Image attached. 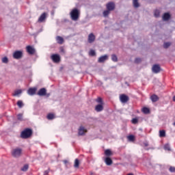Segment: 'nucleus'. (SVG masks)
I'll list each match as a JSON object with an SVG mask.
<instances>
[{
    "mask_svg": "<svg viewBox=\"0 0 175 175\" xmlns=\"http://www.w3.org/2000/svg\"><path fill=\"white\" fill-rule=\"evenodd\" d=\"M107 59H109V55H104L98 58V62L99 64H103V62L107 61Z\"/></svg>",
    "mask_w": 175,
    "mask_h": 175,
    "instance_id": "9",
    "label": "nucleus"
},
{
    "mask_svg": "<svg viewBox=\"0 0 175 175\" xmlns=\"http://www.w3.org/2000/svg\"><path fill=\"white\" fill-rule=\"evenodd\" d=\"M170 172H171V173H174L175 167H170Z\"/></svg>",
    "mask_w": 175,
    "mask_h": 175,
    "instance_id": "42",
    "label": "nucleus"
},
{
    "mask_svg": "<svg viewBox=\"0 0 175 175\" xmlns=\"http://www.w3.org/2000/svg\"><path fill=\"white\" fill-rule=\"evenodd\" d=\"M36 88H31L27 90V94L32 96L36 94Z\"/></svg>",
    "mask_w": 175,
    "mask_h": 175,
    "instance_id": "13",
    "label": "nucleus"
},
{
    "mask_svg": "<svg viewBox=\"0 0 175 175\" xmlns=\"http://www.w3.org/2000/svg\"><path fill=\"white\" fill-rule=\"evenodd\" d=\"M111 59L113 62H117L118 61V57L116 55H111Z\"/></svg>",
    "mask_w": 175,
    "mask_h": 175,
    "instance_id": "31",
    "label": "nucleus"
},
{
    "mask_svg": "<svg viewBox=\"0 0 175 175\" xmlns=\"http://www.w3.org/2000/svg\"><path fill=\"white\" fill-rule=\"evenodd\" d=\"M23 152V150L20 148H16L12 151V155L14 158H18V157H21V153Z\"/></svg>",
    "mask_w": 175,
    "mask_h": 175,
    "instance_id": "3",
    "label": "nucleus"
},
{
    "mask_svg": "<svg viewBox=\"0 0 175 175\" xmlns=\"http://www.w3.org/2000/svg\"><path fill=\"white\" fill-rule=\"evenodd\" d=\"M2 62L3 64H8V62H9V59H8L7 57H4L2 58Z\"/></svg>",
    "mask_w": 175,
    "mask_h": 175,
    "instance_id": "36",
    "label": "nucleus"
},
{
    "mask_svg": "<svg viewBox=\"0 0 175 175\" xmlns=\"http://www.w3.org/2000/svg\"><path fill=\"white\" fill-rule=\"evenodd\" d=\"M88 43H94L95 42V35L94 33H91L88 36Z\"/></svg>",
    "mask_w": 175,
    "mask_h": 175,
    "instance_id": "12",
    "label": "nucleus"
},
{
    "mask_svg": "<svg viewBox=\"0 0 175 175\" xmlns=\"http://www.w3.org/2000/svg\"><path fill=\"white\" fill-rule=\"evenodd\" d=\"M87 132V130L85 129V128H84V126H80L79 129V136H83V135H85V133Z\"/></svg>",
    "mask_w": 175,
    "mask_h": 175,
    "instance_id": "11",
    "label": "nucleus"
},
{
    "mask_svg": "<svg viewBox=\"0 0 175 175\" xmlns=\"http://www.w3.org/2000/svg\"><path fill=\"white\" fill-rule=\"evenodd\" d=\"M46 20V12H44L38 18V23H43Z\"/></svg>",
    "mask_w": 175,
    "mask_h": 175,
    "instance_id": "18",
    "label": "nucleus"
},
{
    "mask_svg": "<svg viewBox=\"0 0 175 175\" xmlns=\"http://www.w3.org/2000/svg\"><path fill=\"white\" fill-rule=\"evenodd\" d=\"M105 162L106 165H107V166H110V165H112V163H113V160H111L110 159V157H106Z\"/></svg>",
    "mask_w": 175,
    "mask_h": 175,
    "instance_id": "19",
    "label": "nucleus"
},
{
    "mask_svg": "<svg viewBox=\"0 0 175 175\" xmlns=\"http://www.w3.org/2000/svg\"><path fill=\"white\" fill-rule=\"evenodd\" d=\"M135 64H139V63L142 62V59H140V58H135Z\"/></svg>",
    "mask_w": 175,
    "mask_h": 175,
    "instance_id": "41",
    "label": "nucleus"
},
{
    "mask_svg": "<svg viewBox=\"0 0 175 175\" xmlns=\"http://www.w3.org/2000/svg\"><path fill=\"white\" fill-rule=\"evenodd\" d=\"M174 126H175V122L173 123Z\"/></svg>",
    "mask_w": 175,
    "mask_h": 175,
    "instance_id": "48",
    "label": "nucleus"
},
{
    "mask_svg": "<svg viewBox=\"0 0 175 175\" xmlns=\"http://www.w3.org/2000/svg\"><path fill=\"white\" fill-rule=\"evenodd\" d=\"M17 105L18 106V107L20 109H21V107H23V106H24V103H23V101H21V100H18L17 102Z\"/></svg>",
    "mask_w": 175,
    "mask_h": 175,
    "instance_id": "37",
    "label": "nucleus"
},
{
    "mask_svg": "<svg viewBox=\"0 0 175 175\" xmlns=\"http://www.w3.org/2000/svg\"><path fill=\"white\" fill-rule=\"evenodd\" d=\"M120 102H122V103H126V102H128V100H129V97L125 94H121L120 96Z\"/></svg>",
    "mask_w": 175,
    "mask_h": 175,
    "instance_id": "10",
    "label": "nucleus"
},
{
    "mask_svg": "<svg viewBox=\"0 0 175 175\" xmlns=\"http://www.w3.org/2000/svg\"><path fill=\"white\" fill-rule=\"evenodd\" d=\"M96 102L98 103H100V105H103V100H102V98L100 97H98L97 99H96Z\"/></svg>",
    "mask_w": 175,
    "mask_h": 175,
    "instance_id": "38",
    "label": "nucleus"
},
{
    "mask_svg": "<svg viewBox=\"0 0 175 175\" xmlns=\"http://www.w3.org/2000/svg\"><path fill=\"white\" fill-rule=\"evenodd\" d=\"M56 40L59 44H62V43H64V38L59 36L56 37Z\"/></svg>",
    "mask_w": 175,
    "mask_h": 175,
    "instance_id": "20",
    "label": "nucleus"
},
{
    "mask_svg": "<svg viewBox=\"0 0 175 175\" xmlns=\"http://www.w3.org/2000/svg\"><path fill=\"white\" fill-rule=\"evenodd\" d=\"M23 91L21 90H17L14 91V93L13 94V96H18V95H20V94H22Z\"/></svg>",
    "mask_w": 175,
    "mask_h": 175,
    "instance_id": "23",
    "label": "nucleus"
},
{
    "mask_svg": "<svg viewBox=\"0 0 175 175\" xmlns=\"http://www.w3.org/2000/svg\"><path fill=\"white\" fill-rule=\"evenodd\" d=\"M110 14V10H106L103 12V15L104 17H107Z\"/></svg>",
    "mask_w": 175,
    "mask_h": 175,
    "instance_id": "28",
    "label": "nucleus"
},
{
    "mask_svg": "<svg viewBox=\"0 0 175 175\" xmlns=\"http://www.w3.org/2000/svg\"><path fill=\"white\" fill-rule=\"evenodd\" d=\"M150 99H151L152 102L155 103V102H158V100H159V97H158V96H157L156 94H152L150 96Z\"/></svg>",
    "mask_w": 175,
    "mask_h": 175,
    "instance_id": "17",
    "label": "nucleus"
},
{
    "mask_svg": "<svg viewBox=\"0 0 175 175\" xmlns=\"http://www.w3.org/2000/svg\"><path fill=\"white\" fill-rule=\"evenodd\" d=\"M106 8L107 10L111 12L116 9V3L113 1L109 2L106 4Z\"/></svg>",
    "mask_w": 175,
    "mask_h": 175,
    "instance_id": "5",
    "label": "nucleus"
},
{
    "mask_svg": "<svg viewBox=\"0 0 175 175\" xmlns=\"http://www.w3.org/2000/svg\"><path fill=\"white\" fill-rule=\"evenodd\" d=\"M17 120L18 121H24V119L23 118V113H19L17 115Z\"/></svg>",
    "mask_w": 175,
    "mask_h": 175,
    "instance_id": "32",
    "label": "nucleus"
},
{
    "mask_svg": "<svg viewBox=\"0 0 175 175\" xmlns=\"http://www.w3.org/2000/svg\"><path fill=\"white\" fill-rule=\"evenodd\" d=\"M166 136V131L165 130L159 131V137H165Z\"/></svg>",
    "mask_w": 175,
    "mask_h": 175,
    "instance_id": "21",
    "label": "nucleus"
},
{
    "mask_svg": "<svg viewBox=\"0 0 175 175\" xmlns=\"http://www.w3.org/2000/svg\"><path fill=\"white\" fill-rule=\"evenodd\" d=\"M132 124H137V122H139V119L138 118H133V120H131Z\"/></svg>",
    "mask_w": 175,
    "mask_h": 175,
    "instance_id": "40",
    "label": "nucleus"
},
{
    "mask_svg": "<svg viewBox=\"0 0 175 175\" xmlns=\"http://www.w3.org/2000/svg\"><path fill=\"white\" fill-rule=\"evenodd\" d=\"M96 111H102L103 110V104H98L95 107Z\"/></svg>",
    "mask_w": 175,
    "mask_h": 175,
    "instance_id": "16",
    "label": "nucleus"
},
{
    "mask_svg": "<svg viewBox=\"0 0 175 175\" xmlns=\"http://www.w3.org/2000/svg\"><path fill=\"white\" fill-rule=\"evenodd\" d=\"M23 57V51H16L13 53V57L15 59H20Z\"/></svg>",
    "mask_w": 175,
    "mask_h": 175,
    "instance_id": "6",
    "label": "nucleus"
},
{
    "mask_svg": "<svg viewBox=\"0 0 175 175\" xmlns=\"http://www.w3.org/2000/svg\"><path fill=\"white\" fill-rule=\"evenodd\" d=\"M49 173H50V170H47L44 171V175H48Z\"/></svg>",
    "mask_w": 175,
    "mask_h": 175,
    "instance_id": "43",
    "label": "nucleus"
},
{
    "mask_svg": "<svg viewBox=\"0 0 175 175\" xmlns=\"http://www.w3.org/2000/svg\"><path fill=\"white\" fill-rule=\"evenodd\" d=\"M139 0H133V4L134 8H139L140 5L139 4Z\"/></svg>",
    "mask_w": 175,
    "mask_h": 175,
    "instance_id": "25",
    "label": "nucleus"
},
{
    "mask_svg": "<svg viewBox=\"0 0 175 175\" xmlns=\"http://www.w3.org/2000/svg\"><path fill=\"white\" fill-rule=\"evenodd\" d=\"M164 150H166L167 151H170V145L169 144H167L164 146Z\"/></svg>",
    "mask_w": 175,
    "mask_h": 175,
    "instance_id": "39",
    "label": "nucleus"
},
{
    "mask_svg": "<svg viewBox=\"0 0 175 175\" xmlns=\"http://www.w3.org/2000/svg\"><path fill=\"white\" fill-rule=\"evenodd\" d=\"M105 154L107 157H111V155H113V153L111 152V150H110V149H107V150L105 151Z\"/></svg>",
    "mask_w": 175,
    "mask_h": 175,
    "instance_id": "22",
    "label": "nucleus"
},
{
    "mask_svg": "<svg viewBox=\"0 0 175 175\" xmlns=\"http://www.w3.org/2000/svg\"><path fill=\"white\" fill-rule=\"evenodd\" d=\"M37 95H38V96H46L47 98L50 96V94H47V90H46L44 88L40 89L37 93Z\"/></svg>",
    "mask_w": 175,
    "mask_h": 175,
    "instance_id": "4",
    "label": "nucleus"
},
{
    "mask_svg": "<svg viewBox=\"0 0 175 175\" xmlns=\"http://www.w3.org/2000/svg\"><path fill=\"white\" fill-rule=\"evenodd\" d=\"M144 146H145V147H148V142H144Z\"/></svg>",
    "mask_w": 175,
    "mask_h": 175,
    "instance_id": "45",
    "label": "nucleus"
},
{
    "mask_svg": "<svg viewBox=\"0 0 175 175\" xmlns=\"http://www.w3.org/2000/svg\"><path fill=\"white\" fill-rule=\"evenodd\" d=\"M90 55H91L92 57H94V55H96V53L93 50L91 49L89 52Z\"/></svg>",
    "mask_w": 175,
    "mask_h": 175,
    "instance_id": "35",
    "label": "nucleus"
},
{
    "mask_svg": "<svg viewBox=\"0 0 175 175\" xmlns=\"http://www.w3.org/2000/svg\"><path fill=\"white\" fill-rule=\"evenodd\" d=\"M80 14V12L77 8H74L70 12L71 20L73 21H77L79 20V16Z\"/></svg>",
    "mask_w": 175,
    "mask_h": 175,
    "instance_id": "2",
    "label": "nucleus"
},
{
    "mask_svg": "<svg viewBox=\"0 0 175 175\" xmlns=\"http://www.w3.org/2000/svg\"><path fill=\"white\" fill-rule=\"evenodd\" d=\"M142 112L144 114H149L150 113V109H148V107H144L142 109Z\"/></svg>",
    "mask_w": 175,
    "mask_h": 175,
    "instance_id": "24",
    "label": "nucleus"
},
{
    "mask_svg": "<svg viewBox=\"0 0 175 175\" xmlns=\"http://www.w3.org/2000/svg\"><path fill=\"white\" fill-rule=\"evenodd\" d=\"M160 14H161V12L159 11V10H154V17L158 18L159 17Z\"/></svg>",
    "mask_w": 175,
    "mask_h": 175,
    "instance_id": "26",
    "label": "nucleus"
},
{
    "mask_svg": "<svg viewBox=\"0 0 175 175\" xmlns=\"http://www.w3.org/2000/svg\"><path fill=\"white\" fill-rule=\"evenodd\" d=\"M127 137L129 142H135V135H129Z\"/></svg>",
    "mask_w": 175,
    "mask_h": 175,
    "instance_id": "33",
    "label": "nucleus"
},
{
    "mask_svg": "<svg viewBox=\"0 0 175 175\" xmlns=\"http://www.w3.org/2000/svg\"><path fill=\"white\" fill-rule=\"evenodd\" d=\"M60 53H63L64 54L65 53V49H64L63 47L60 48Z\"/></svg>",
    "mask_w": 175,
    "mask_h": 175,
    "instance_id": "44",
    "label": "nucleus"
},
{
    "mask_svg": "<svg viewBox=\"0 0 175 175\" xmlns=\"http://www.w3.org/2000/svg\"><path fill=\"white\" fill-rule=\"evenodd\" d=\"M170 14H169V12H165L163 15V21H169V20H170Z\"/></svg>",
    "mask_w": 175,
    "mask_h": 175,
    "instance_id": "14",
    "label": "nucleus"
},
{
    "mask_svg": "<svg viewBox=\"0 0 175 175\" xmlns=\"http://www.w3.org/2000/svg\"><path fill=\"white\" fill-rule=\"evenodd\" d=\"M80 165V162L79 161V159H76L75 161L74 167L79 168Z\"/></svg>",
    "mask_w": 175,
    "mask_h": 175,
    "instance_id": "27",
    "label": "nucleus"
},
{
    "mask_svg": "<svg viewBox=\"0 0 175 175\" xmlns=\"http://www.w3.org/2000/svg\"><path fill=\"white\" fill-rule=\"evenodd\" d=\"M27 51L29 54H30L31 55H33V53H35V49H33L32 46H27Z\"/></svg>",
    "mask_w": 175,
    "mask_h": 175,
    "instance_id": "15",
    "label": "nucleus"
},
{
    "mask_svg": "<svg viewBox=\"0 0 175 175\" xmlns=\"http://www.w3.org/2000/svg\"><path fill=\"white\" fill-rule=\"evenodd\" d=\"M55 117L54 116V114L53 113H49L47 116V119L48 120H54Z\"/></svg>",
    "mask_w": 175,
    "mask_h": 175,
    "instance_id": "34",
    "label": "nucleus"
},
{
    "mask_svg": "<svg viewBox=\"0 0 175 175\" xmlns=\"http://www.w3.org/2000/svg\"><path fill=\"white\" fill-rule=\"evenodd\" d=\"M51 58L53 61V62H55L56 64H58V62H59V61H61V57H59V55H58V54L52 55Z\"/></svg>",
    "mask_w": 175,
    "mask_h": 175,
    "instance_id": "7",
    "label": "nucleus"
},
{
    "mask_svg": "<svg viewBox=\"0 0 175 175\" xmlns=\"http://www.w3.org/2000/svg\"><path fill=\"white\" fill-rule=\"evenodd\" d=\"M32 129H25L21 133V137L22 139H29V137H31L32 136Z\"/></svg>",
    "mask_w": 175,
    "mask_h": 175,
    "instance_id": "1",
    "label": "nucleus"
},
{
    "mask_svg": "<svg viewBox=\"0 0 175 175\" xmlns=\"http://www.w3.org/2000/svg\"><path fill=\"white\" fill-rule=\"evenodd\" d=\"M63 162H64V163L65 165H66V163H68V161H67V160H64Z\"/></svg>",
    "mask_w": 175,
    "mask_h": 175,
    "instance_id": "46",
    "label": "nucleus"
},
{
    "mask_svg": "<svg viewBox=\"0 0 175 175\" xmlns=\"http://www.w3.org/2000/svg\"><path fill=\"white\" fill-rule=\"evenodd\" d=\"M172 46V42H164L163 44V48L164 49H169Z\"/></svg>",
    "mask_w": 175,
    "mask_h": 175,
    "instance_id": "29",
    "label": "nucleus"
},
{
    "mask_svg": "<svg viewBox=\"0 0 175 175\" xmlns=\"http://www.w3.org/2000/svg\"><path fill=\"white\" fill-rule=\"evenodd\" d=\"M173 101L175 102V96H173Z\"/></svg>",
    "mask_w": 175,
    "mask_h": 175,
    "instance_id": "47",
    "label": "nucleus"
},
{
    "mask_svg": "<svg viewBox=\"0 0 175 175\" xmlns=\"http://www.w3.org/2000/svg\"><path fill=\"white\" fill-rule=\"evenodd\" d=\"M153 73H159L161 72V66L159 64H154L152 68Z\"/></svg>",
    "mask_w": 175,
    "mask_h": 175,
    "instance_id": "8",
    "label": "nucleus"
},
{
    "mask_svg": "<svg viewBox=\"0 0 175 175\" xmlns=\"http://www.w3.org/2000/svg\"><path fill=\"white\" fill-rule=\"evenodd\" d=\"M29 168V165L28 164H25L22 168L21 170L22 172H27L28 169Z\"/></svg>",
    "mask_w": 175,
    "mask_h": 175,
    "instance_id": "30",
    "label": "nucleus"
}]
</instances>
